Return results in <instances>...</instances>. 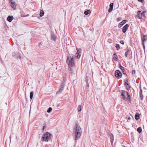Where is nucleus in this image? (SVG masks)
<instances>
[{"instance_id": "nucleus-14", "label": "nucleus", "mask_w": 147, "mask_h": 147, "mask_svg": "<svg viewBox=\"0 0 147 147\" xmlns=\"http://www.w3.org/2000/svg\"><path fill=\"white\" fill-rule=\"evenodd\" d=\"M14 18L13 16H8L7 18V20L9 22H10Z\"/></svg>"}, {"instance_id": "nucleus-46", "label": "nucleus", "mask_w": 147, "mask_h": 147, "mask_svg": "<svg viewBox=\"0 0 147 147\" xmlns=\"http://www.w3.org/2000/svg\"><path fill=\"white\" fill-rule=\"evenodd\" d=\"M131 90H133V91L134 90V89H131Z\"/></svg>"}, {"instance_id": "nucleus-10", "label": "nucleus", "mask_w": 147, "mask_h": 147, "mask_svg": "<svg viewBox=\"0 0 147 147\" xmlns=\"http://www.w3.org/2000/svg\"><path fill=\"white\" fill-rule=\"evenodd\" d=\"M51 39L54 40H55L56 39V36L54 34V32L51 31Z\"/></svg>"}, {"instance_id": "nucleus-42", "label": "nucleus", "mask_w": 147, "mask_h": 147, "mask_svg": "<svg viewBox=\"0 0 147 147\" xmlns=\"http://www.w3.org/2000/svg\"><path fill=\"white\" fill-rule=\"evenodd\" d=\"M86 86L87 87H89V84L88 83H86Z\"/></svg>"}, {"instance_id": "nucleus-38", "label": "nucleus", "mask_w": 147, "mask_h": 147, "mask_svg": "<svg viewBox=\"0 0 147 147\" xmlns=\"http://www.w3.org/2000/svg\"><path fill=\"white\" fill-rule=\"evenodd\" d=\"M110 141L111 140H113V135L111 136V137H110Z\"/></svg>"}, {"instance_id": "nucleus-25", "label": "nucleus", "mask_w": 147, "mask_h": 147, "mask_svg": "<svg viewBox=\"0 0 147 147\" xmlns=\"http://www.w3.org/2000/svg\"><path fill=\"white\" fill-rule=\"evenodd\" d=\"M142 16L141 14H137L136 17L139 19H141L142 18Z\"/></svg>"}, {"instance_id": "nucleus-12", "label": "nucleus", "mask_w": 147, "mask_h": 147, "mask_svg": "<svg viewBox=\"0 0 147 147\" xmlns=\"http://www.w3.org/2000/svg\"><path fill=\"white\" fill-rule=\"evenodd\" d=\"M127 22V20H124L122 21L121 22L119 23L118 25L119 28H120L123 26Z\"/></svg>"}, {"instance_id": "nucleus-22", "label": "nucleus", "mask_w": 147, "mask_h": 147, "mask_svg": "<svg viewBox=\"0 0 147 147\" xmlns=\"http://www.w3.org/2000/svg\"><path fill=\"white\" fill-rule=\"evenodd\" d=\"M44 14V12L43 10H40V17H41L43 16Z\"/></svg>"}, {"instance_id": "nucleus-47", "label": "nucleus", "mask_w": 147, "mask_h": 147, "mask_svg": "<svg viewBox=\"0 0 147 147\" xmlns=\"http://www.w3.org/2000/svg\"><path fill=\"white\" fill-rule=\"evenodd\" d=\"M123 147H126L125 146H123Z\"/></svg>"}, {"instance_id": "nucleus-15", "label": "nucleus", "mask_w": 147, "mask_h": 147, "mask_svg": "<svg viewBox=\"0 0 147 147\" xmlns=\"http://www.w3.org/2000/svg\"><path fill=\"white\" fill-rule=\"evenodd\" d=\"M113 58L114 60L116 61L118 60L117 56L115 53H114L113 55Z\"/></svg>"}, {"instance_id": "nucleus-36", "label": "nucleus", "mask_w": 147, "mask_h": 147, "mask_svg": "<svg viewBox=\"0 0 147 147\" xmlns=\"http://www.w3.org/2000/svg\"><path fill=\"white\" fill-rule=\"evenodd\" d=\"M141 11L140 10H138L137 11V14H141Z\"/></svg>"}, {"instance_id": "nucleus-44", "label": "nucleus", "mask_w": 147, "mask_h": 147, "mask_svg": "<svg viewBox=\"0 0 147 147\" xmlns=\"http://www.w3.org/2000/svg\"><path fill=\"white\" fill-rule=\"evenodd\" d=\"M131 118L130 117H129L128 118V120H129L131 119Z\"/></svg>"}, {"instance_id": "nucleus-27", "label": "nucleus", "mask_w": 147, "mask_h": 147, "mask_svg": "<svg viewBox=\"0 0 147 147\" xmlns=\"http://www.w3.org/2000/svg\"><path fill=\"white\" fill-rule=\"evenodd\" d=\"M146 11L145 10H144L141 13V14L142 16L145 17V16L146 15L145 14V13H146Z\"/></svg>"}, {"instance_id": "nucleus-17", "label": "nucleus", "mask_w": 147, "mask_h": 147, "mask_svg": "<svg viewBox=\"0 0 147 147\" xmlns=\"http://www.w3.org/2000/svg\"><path fill=\"white\" fill-rule=\"evenodd\" d=\"M130 51L129 49L126 50V51L125 54V55L126 57H127V55L129 54L130 53Z\"/></svg>"}, {"instance_id": "nucleus-40", "label": "nucleus", "mask_w": 147, "mask_h": 147, "mask_svg": "<svg viewBox=\"0 0 147 147\" xmlns=\"http://www.w3.org/2000/svg\"><path fill=\"white\" fill-rule=\"evenodd\" d=\"M85 81H86V83H88V80L87 79H86V80Z\"/></svg>"}, {"instance_id": "nucleus-24", "label": "nucleus", "mask_w": 147, "mask_h": 147, "mask_svg": "<svg viewBox=\"0 0 147 147\" xmlns=\"http://www.w3.org/2000/svg\"><path fill=\"white\" fill-rule=\"evenodd\" d=\"M125 86V87L126 89L127 90H129L131 88V86L129 85V84L128 85H126V86Z\"/></svg>"}, {"instance_id": "nucleus-41", "label": "nucleus", "mask_w": 147, "mask_h": 147, "mask_svg": "<svg viewBox=\"0 0 147 147\" xmlns=\"http://www.w3.org/2000/svg\"><path fill=\"white\" fill-rule=\"evenodd\" d=\"M111 144H113V140H111Z\"/></svg>"}, {"instance_id": "nucleus-29", "label": "nucleus", "mask_w": 147, "mask_h": 147, "mask_svg": "<svg viewBox=\"0 0 147 147\" xmlns=\"http://www.w3.org/2000/svg\"><path fill=\"white\" fill-rule=\"evenodd\" d=\"M43 125V126L42 131H44L45 129L46 128V125L45 123H44Z\"/></svg>"}, {"instance_id": "nucleus-20", "label": "nucleus", "mask_w": 147, "mask_h": 147, "mask_svg": "<svg viewBox=\"0 0 147 147\" xmlns=\"http://www.w3.org/2000/svg\"><path fill=\"white\" fill-rule=\"evenodd\" d=\"M137 130L139 134H140L142 132V129L141 127H139L137 128Z\"/></svg>"}, {"instance_id": "nucleus-18", "label": "nucleus", "mask_w": 147, "mask_h": 147, "mask_svg": "<svg viewBox=\"0 0 147 147\" xmlns=\"http://www.w3.org/2000/svg\"><path fill=\"white\" fill-rule=\"evenodd\" d=\"M91 13V11L90 10H86L84 11V13L85 15H88V14H89Z\"/></svg>"}, {"instance_id": "nucleus-45", "label": "nucleus", "mask_w": 147, "mask_h": 147, "mask_svg": "<svg viewBox=\"0 0 147 147\" xmlns=\"http://www.w3.org/2000/svg\"><path fill=\"white\" fill-rule=\"evenodd\" d=\"M5 104L6 105H7V103H5Z\"/></svg>"}, {"instance_id": "nucleus-39", "label": "nucleus", "mask_w": 147, "mask_h": 147, "mask_svg": "<svg viewBox=\"0 0 147 147\" xmlns=\"http://www.w3.org/2000/svg\"><path fill=\"white\" fill-rule=\"evenodd\" d=\"M142 89L140 88V93H142Z\"/></svg>"}, {"instance_id": "nucleus-3", "label": "nucleus", "mask_w": 147, "mask_h": 147, "mask_svg": "<svg viewBox=\"0 0 147 147\" xmlns=\"http://www.w3.org/2000/svg\"><path fill=\"white\" fill-rule=\"evenodd\" d=\"M76 122V129L75 132V140H78L82 134V130L80 125Z\"/></svg>"}, {"instance_id": "nucleus-43", "label": "nucleus", "mask_w": 147, "mask_h": 147, "mask_svg": "<svg viewBox=\"0 0 147 147\" xmlns=\"http://www.w3.org/2000/svg\"><path fill=\"white\" fill-rule=\"evenodd\" d=\"M13 0H9V3H10V2H11V1H12Z\"/></svg>"}, {"instance_id": "nucleus-16", "label": "nucleus", "mask_w": 147, "mask_h": 147, "mask_svg": "<svg viewBox=\"0 0 147 147\" xmlns=\"http://www.w3.org/2000/svg\"><path fill=\"white\" fill-rule=\"evenodd\" d=\"M140 115L138 113H136L135 115V119L137 120H138L140 118Z\"/></svg>"}, {"instance_id": "nucleus-4", "label": "nucleus", "mask_w": 147, "mask_h": 147, "mask_svg": "<svg viewBox=\"0 0 147 147\" xmlns=\"http://www.w3.org/2000/svg\"><path fill=\"white\" fill-rule=\"evenodd\" d=\"M52 136L50 133L47 132L43 135L41 138L42 141L48 142L49 140H51Z\"/></svg>"}, {"instance_id": "nucleus-7", "label": "nucleus", "mask_w": 147, "mask_h": 147, "mask_svg": "<svg viewBox=\"0 0 147 147\" xmlns=\"http://www.w3.org/2000/svg\"><path fill=\"white\" fill-rule=\"evenodd\" d=\"M119 67L121 70L122 72L123 73V74L124 75H125L126 76H127V75L126 73L124 67H123L122 66H121V65L120 64H119Z\"/></svg>"}, {"instance_id": "nucleus-26", "label": "nucleus", "mask_w": 147, "mask_h": 147, "mask_svg": "<svg viewBox=\"0 0 147 147\" xmlns=\"http://www.w3.org/2000/svg\"><path fill=\"white\" fill-rule=\"evenodd\" d=\"M52 110V108L51 107H50L48 108L47 111L48 113H50L51 111Z\"/></svg>"}, {"instance_id": "nucleus-2", "label": "nucleus", "mask_w": 147, "mask_h": 147, "mask_svg": "<svg viewBox=\"0 0 147 147\" xmlns=\"http://www.w3.org/2000/svg\"><path fill=\"white\" fill-rule=\"evenodd\" d=\"M121 99L125 101H128L130 103L131 101V99L130 94L125 90H121Z\"/></svg>"}, {"instance_id": "nucleus-19", "label": "nucleus", "mask_w": 147, "mask_h": 147, "mask_svg": "<svg viewBox=\"0 0 147 147\" xmlns=\"http://www.w3.org/2000/svg\"><path fill=\"white\" fill-rule=\"evenodd\" d=\"M124 86H125L126 85H128V80L127 78L124 80Z\"/></svg>"}, {"instance_id": "nucleus-6", "label": "nucleus", "mask_w": 147, "mask_h": 147, "mask_svg": "<svg viewBox=\"0 0 147 147\" xmlns=\"http://www.w3.org/2000/svg\"><path fill=\"white\" fill-rule=\"evenodd\" d=\"M115 75L117 79H119L121 77L122 74L121 72L118 70H116L115 73Z\"/></svg>"}, {"instance_id": "nucleus-8", "label": "nucleus", "mask_w": 147, "mask_h": 147, "mask_svg": "<svg viewBox=\"0 0 147 147\" xmlns=\"http://www.w3.org/2000/svg\"><path fill=\"white\" fill-rule=\"evenodd\" d=\"M129 27V24H126L122 28V32L123 33H125L126 31L128 30Z\"/></svg>"}, {"instance_id": "nucleus-30", "label": "nucleus", "mask_w": 147, "mask_h": 147, "mask_svg": "<svg viewBox=\"0 0 147 147\" xmlns=\"http://www.w3.org/2000/svg\"><path fill=\"white\" fill-rule=\"evenodd\" d=\"M114 4L113 3H111L109 5V8H111L113 9Z\"/></svg>"}, {"instance_id": "nucleus-33", "label": "nucleus", "mask_w": 147, "mask_h": 147, "mask_svg": "<svg viewBox=\"0 0 147 147\" xmlns=\"http://www.w3.org/2000/svg\"><path fill=\"white\" fill-rule=\"evenodd\" d=\"M113 9V8H109V9L108 10V12H111L112 11Z\"/></svg>"}, {"instance_id": "nucleus-9", "label": "nucleus", "mask_w": 147, "mask_h": 147, "mask_svg": "<svg viewBox=\"0 0 147 147\" xmlns=\"http://www.w3.org/2000/svg\"><path fill=\"white\" fill-rule=\"evenodd\" d=\"M146 36H147V35H144L143 36V38L142 39V44L143 45V47L144 49H145V45H144V42L146 40V38H145Z\"/></svg>"}, {"instance_id": "nucleus-35", "label": "nucleus", "mask_w": 147, "mask_h": 147, "mask_svg": "<svg viewBox=\"0 0 147 147\" xmlns=\"http://www.w3.org/2000/svg\"><path fill=\"white\" fill-rule=\"evenodd\" d=\"M139 2H141L142 3H143L144 2V0H137Z\"/></svg>"}, {"instance_id": "nucleus-5", "label": "nucleus", "mask_w": 147, "mask_h": 147, "mask_svg": "<svg viewBox=\"0 0 147 147\" xmlns=\"http://www.w3.org/2000/svg\"><path fill=\"white\" fill-rule=\"evenodd\" d=\"M65 86V83L64 82H62L61 83L60 86H59V88L57 92V94H59L61 93V92L63 91L64 88Z\"/></svg>"}, {"instance_id": "nucleus-21", "label": "nucleus", "mask_w": 147, "mask_h": 147, "mask_svg": "<svg viewBox=\"0 0 147 147\" xmlns=\"http://www.w3.org/2000/svg\"><path fill=\"white\" fill-rule=\"evenodd\" d=\"M34 93V92L33 91H32L30 93V97L31 99H32V98H33Z\"/></svg>"}, {"instance_id": "nucleus-13", "label": "nucleus", "mask_w": 147, "mask_h": 147, "mask_svg": "<svg viewBox=\"0 0 147 147\" xmlns=\"http://www.w3.org/2000/svg\"><path fill=\"white\" fill-rule=\"evenodd\" d=\"M10 4L11 6L12 7V8L15 9L16 6V4L15 3V2L11 1V2H10Z\"/></svg>"}, {"instance_id": "nucleus-34", "label": "nucleus", "mask_w": 147, "mask_h": 147, "mask_svg": "<svg viewBox=\"0 0 147 147\" xmlns=\"http://www.w3.org/2000/svg\"><path fill=\"white\" fill-rule=\"evenodd\" d=\"M136 71L134 70H133L131 71V73L132 75H134L135 74Z\"/></svg>"}, {"instance_id": "nucleus-48", "label": "nucleus", "mask_w": 147, "mask_h": 147, "mask_svg": "<svg viewBox=\"0 0 147 147\" xmlns=\"http://www.w3.org/2000/svg\"><path fill=\"white\" fill-rule=\"evenodd\" d=\"M145 38H147V36H146Z\"/></svg>"}, {"instance_id": "nucleus-1", "label": "nucleus", "mask_w": 147, "mask_h": 147, "mask_svg": "<svg viewBox=\"0 0 147 147\" xmlns=\"http://www.w3.org/2000/svg\"><path fill=\"white\" fill-rule=\"evenodd\" d=\"M67 57L66 62L69 66L68 72L69 76H71L75 74L74 71L71 68L74 65V58L73 57H70L69 55L67 56Z\"/></svg>"}, {"instance_id": "nucleus-31", "label": "nucleus", "mask_w": 147, "mask_h": 147, "mask_svg": "<svg viewBox=\"0 0 147 147\" xmlns=\"http://www.w3.org/2000/svg\"><path fill=\"white\" fill-rule=\"evenodd\" d=\"M140 98L141 100H143V95L142 93H140Z\"/></svg>"}, {"instance_id": "nucleus-32", "label": "nucleus", "mask_w": 147, "mask_h": 147, "mask_svg": "<svg viewBox=\"0 0 147 147\" xmlns=\"http://www.w3.org/2000/svg\"><path fill=\"white\" fill-rule=\"evenodd\" d=\"M122 20V18L121 17H119L118 18H117L116 19V21L117 22H119V21H120Z\"/></svg>"}, {"instance_id": "nucleus-11", "label": "nucleus", "mask_w": 147, "mask_h": 147, "mask_svg": "<svg viewBox=\"0 0 147 147\" xmlns=\"http://www.w3.org/2000/svg\"><path fill=\"white\" fill-rule=\"evenodd\" d=\"M77 51L76 54H77L76 57L78 59H79L80 57L81 53V49H77Z\"/></svg>"}, {"instance_id": "nucleus-37", "label": "nucleus", "mask_w": 147, "mask_h": 147, "mask_svg": "<svg viewBox=\"0 0 147 147\" xmlns=\"http://www.w3.org/2000/svg\"><path fill=\"white\" fill-rule=\"evenodd\" d=\"M120 43L122 45H123L124 44V42L123 40H121Z\"/></svg>"}, {"instance_id": "nucleus-23", "label": "nucleus", "mask_w": 147, "mask_h": 147, "mask_svg": "<svg viewBox=\"0 0 147 147\" xmlns=\"http://www.w3.org/2000/svg\"><path fill=\"white\" fill-rule=\"evenodd\" d=\"M82 107L80 105H79L78 107V112H80L82 110Z\"/></svg>"}, {"instance_id": "nucleus-28", "label": "nucleus", "mask_w": 147, "mask_h": 147, "mask_svg": "<svg viewBox=\"0 0 147 147\" xmlns=\"http://www.w3.org/2000/svg\"><path fill=\"white\" fill-rule=\"evenodd\" d=\"M115 47L117 48V50H118L120 48L119 45L118 44H116Z\"/></svg>"}]
</instances>
